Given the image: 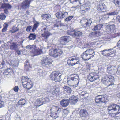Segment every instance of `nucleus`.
<instances>
[{
  "label": "nucleus",
  "mask_w": 120,
  "mask_h": 120,
  "mask_svg": "<svg viewBox=\"0 0 120 120\" xmlns=\"http://www.w3.org/2000/svg\"><path fill=\"white\" fill-rule=\"evenodd\" d=\"M26 47L28 49L32 50L29 53V55L32 56L39 55L42 53V49L37 48L34 45H28Z\"/></svg>",
  "instance_id": "nucleus-1"
},
{
  "label": "nucleus",
  "mask_w": 120,
  "mask_h": 120,
  "mask_svg": "<svg viewBox=\"0 0 120 120\" xmlns=\"http://www.w3.org/2000/svg\"><path fill=\"white\" fill-rule=\"evenodd\" d=\"M108 109L110 116H113L112 114H118L120 113V107L116 104L110 105L108 106Z\"/></svg>",
  "instance_id": "nucleus-2"
},
{
  "label": "nucleus",
  "mask_w": 120,
  "mask_h": 120,
  "mask_svg": "<svg viewBox=\"0 0 120 120\" xmlns=\"http://www.w3.org/2000/svg\"><path fill=\"white\" fill-rule=\"evenodd\" d=\"M95 55L94 52L91 49H87L81 55V57L85 60H87L93 57Z\"/></svg>",
  "instance_id": "nucleus-3"
},
{
  "label": "nucleus",
  "mask_w": 120,
  "mask_h": 120,
  "mask_svg": "<svg viewBox=\"0 0 120 120\" xmlns=\"http://www.w3.org/2000/svg\"><path fill=\"white\" fill-rule=\"evenodd\" d=\"M22 85L24 87L29 90L33 87V83L30 79L27 76L23 77L22 78Z\"/></svg>",
  "instance_id": "nucleus-4"
},
{
  "label": "nucleus",
  "mask_w": 120,
  "mask_h": 120,
  "mask_svg": "<svg viewBox=\"0 0 120 120\" xmlns=\"http://www.w3.org/2000/svg\"><path fill=\"white\" fill-rule=\"evenodd\" d=\"M114 81V78L111 75H109L108 77L106 76L105 77L102 79L101 80L102 83L108 86L113 84Z\"/></svg>",
  "instance_id": "nucleus-5"
},
{
  "label": "nucleus",
  "mask_w": 120,
  "mask_h": 120,
  "mask_svg": "<svg viewBox=\"0 0 120 120\" xmlns=\"http://www.w3.org/2000/svg\"><path fill=\"white\" fill-rule=\"evenodd\" d=\"M63 53L62 50L59 49H56L54 50L51 49L49 51L50 55L55 58L60 56Z\"/></svg>",
  "instance_id": "nucleus-6"
},
{
  "label": "nucleus",
  "mask_w": 120,
  "mask_h": 120,
  "mask_svg": "<svg viewBox=\"0 0 120 120\" xmlns=\"http://www.w3.org/2000/svg\"><path fill=\"white\" fill-rule=\"evenodd\" d=\"M52 62V60L51 59L46 56L44 57L41 60V64L43 66L49 68L50 67Z\"/></svg>",
  "instance_id": "nucleus-7"
},
{
  "label": "nucleus",
  "mask_w": 120,
  "mask_h": 120,
  "mask_svg": "<svg viewBox=\"0 0 120 120\" xmlns=\"http://www.w3.org/2000/svg\"><path fill=\"white\" fill-rule=\"evenodd\" d=\"M79 62V58L77 57H70L68 58L67 63L69 65L73 66L78 64Z\"/></svg>",
  "instance_id": "nucleus-8"
},
{
  "label": "nucleus",
  "mask_w": 120,
  "mask_h": 120,
  "mask_svg": "<svg viewBox=\"0 0 120 120\" xmlns=\"http://www.w3.org/2000/svg\"><path fill=\"white\" fill-rule=\"evenodd\" d=\"M61 73L58 72H53L50 75V77L52 80L55 82H60L62 79Z\"/></svg>",
  "instance_id": "nucleus-9"
},
{
  "label": "nucleus",
  "mask_w": 120,
  "mask_h": 120,
  "mask_svg": "<svg viewBox=\"0 0 120 120\" xmlns=\"http://www.w3.org/2000/svg\"><path fill=\"white\" fill-rule=\"evenodd\" d=\"M102 54L104 56L111 57L114 54L115 51L113 50V49H105L101 51Z\"/></svg>",
  "instance_id": "nucleus-10"
},
{
  "label": "nucleus",
  "mask_w": 120,
  "mask_h": 120,
  "mask_svg": "<svg viewBox=\"0 0 120 120\" xmlns=\"http://www.w3.org/2000/svg\"><path fill=\"white\" fill-rule=\"evenodd\" d=\"M105 28L107 34L111 35V36L114 34V30L115 29V26L114 25H108Z\"/></svg>",
  "instance_id": "nucleus-11"
},
{
  "label": "nucleus",
  "mask_w": 120,
  "mask_h": 120,
  "mask_svg": "<svg viewBox=\"0 0 120 120\" xmlns=\"http://www.w3.org/2000/svg\"><path fill=\"white\" fill-rule=\"evenodd\" d=\"M116 67L114 66L110 65L108 66L107 71L109 74H114L116 71Z\"/></svg>",
  "instance_id": "nucleus-12"
},
{
  "label": "nucleus",
  "mask_w": 120,
  "mask_h": 120,
  "mask_svg": "<svg viewBox=\"0 0 120 120\" xmlns=\"http://www.w3.org/2000/svg\"><path fill=\"white\" fill-rule=\"evenodd\" d=\"M80 22L81 23H82L83 26L87 27L90 26L92 22L91 20L89 19H84L81 20Z\"/></svg>",
  "instance_id": "nucleus-13"
},
{
  "label": "nucleus",
  "mask_w": 120,
  "mask_h": 120,
  "mask_svg": "<svg viewBox=\"0 0 120 120\" xmlns=\"http://www.w3.org/2000/svg\"><path fill=\"white\" fill-rule=\"evenodd\" d=\"M106 98L105 97V96H101L99 95L95 98V101L96 103H98L100 101L105 102L107 101Z\"/></svg>",
  "instance_id": "nucleus-14"
},
{
  "label": "nucleus",
  "mask_w": 120,
  "mask_h": 120,
  "mask_svg": "<svg viewBox=\"0 0 120 120\" xmlns=\"http://www.w3.org/2000/svg\"><path fill=\"white\" fill-rule=\"evenodd\" d=\"M33 0H26L23 1L21 4L22 9H26L28 8L29 6L30 3Z\"/></svg>",
  "instance_id": "nucleus-15"
},
{
  "label": "nucleus",
  "mask_w": 120,
  "mask_h": 120,
  "mask_svg": "<svg viewBox=\"0 0 120 120\" xmlns=\"http://www.w3.org/2000/svg\"><path fill=\"white\" fill-rule=\"evenodd\" d=\"M56 17L58 19H62L68 16V14L67 12H59L57 13L56 14Z\"/></svg>",
  "instance_id": "nucleus-16"
},
{
  "label": "nucleus",
  "mask_w": 120,
  "mask_h": 120,
  "mask_svg": "<svg viewBox=\"0 0 120 120\" xmlns=\"http://www.w3.org/2000/svg\"><path fill=\"white\" fill-rule=\"evenodd\" d=\"M70 1L71 3L74 4L76 5L75 6H73L71 7L72 8H73L75 9L78 8V7L80 4V0H70Z\"/></svg>",
  "instance_id": "nucleus-17"
},
{
  "label": "nucleus",
  "mask_w": 120,
  "mask_h": 120,
  "mask_svg": "<svg viewBox=\"0 0 120 120\" xmlns=\"http://www.w3.org/2000/svg\"><path fill=\"white\" fill-rule=\"evenodd\" d=\"M62 109V108H60L59 107L56 106H53L50 109V111H56V112L60 116V113L61 112Z\"/></svg>",
  "instance_id": "nucleus-18"
},
{
  "label": "nucleus",
  "mask_w": 120,
  "mask_h": 120,
  "mask_svg": "<svg viewBox=\"0 0 120 120\" xmlns=\"http://www.w3.org/2000/svg\"><path fill=\"white\" fill-rule=\"evenodd\" d=\"M74 80V79L71 78V79L68 80V85L73 86V87H75L78 86V84L75 82Z\"/></svg>",
  "instance_id": "nucleus-19"
},
{
  "label": "nucleus",
  "mask_w": 120,
  "mask_h": 120,
  "mask_svg": "<svg viewBox=\"0 0 120 120\" xmlns=\"http://www.w3.org/2000/svg\"><path fill=\"white\" fill-rule=\"evenodd\" d=\"M69 102V101L68 100L64 99L61 101L60 104L62 106L66 107L68 105Z\"/></svg>",
  "instance_id": "nucleus-20"
},
{
  "label": "nucleus",
  "mask_w": 120,
  "mask_h": 120,
  "mask_svg": "<svg viewBox=\"0 0 120 120\" xmlns=\"http://www.w3.org/2000/svg\"><path fill=\"white\" fill-rule=\"evenodd\" d=\"M71 78H72L74 79V80L75 81V82L77 83L78 84L79 83V81L78 80L79 77L77 75V74H72L71 75Z\"/></svg>",
  "instance_id": "nucleus-21"
},
{
  "label": "nucleus",
  "mask_w": 120,
  "mask_h": 120,
  "mask_svg": "<svg viewBox=\"0 0 120 120\" xmlns=\"http://www.w3.org/2000/svg\"><path fill=\"white\" fill-rule=\"evenodd\" d=\"M79 113L80 115L82 116L86 117L88 115V112L86 110H81L79 112Z\"/></svg>",
  "instance_id": "nucleus-22"
},
{
  "label": "nucleus",
  "mask_w": 120,
  "mask_h": 120,
  "mask_svg": "<svg viewBox=\"0 0 120 120\" xmlns=\"http://www.w3.org/2000/svg\"><path fill=\"white\" fill-rule=\"evenodd\" d=\"M51 111L50 116L51 117H53L54 119H56L59 117L60 116L59 115L58 113L54 112L55 111Z\"/></svg>",
  "instance_id": "nucleus-23"
},
{
  "label": "nucleus",
  "mask_w": 120,
  "mask_h": 120,
  "mask_svg": "<svg viewBox=\"0 0 120 120\" xmlns=\"http://www.w3.org/2000/svg\"><path fill=\"white\" fill-rule=\"evenodd\" d=\"M105 6L104 3H101L100 4L97 6V10L98 11H102L104 9Z\"/></svg>",
  "instance_id": "nucleus-24"
},
{
  "label": "nucleus",
  "mask_w": 120,
  "mask_h": 120,
  "mask_svg": "<svg viewBox=\"0 0 120 120\" xmlns=\"http://www.w3.org/2000/svg\"><path fill=\"white\" fill-rule=\"evenodd\" d=\"M88 78L89 80L91 82L98 79V78H96L92 74H91L90 75L88 76Z\"/></svg>",
  "instance_id": "nucleus-25"
},
{
  "label": "nucleus",
  "mask_w": 120,
  "mask_h": 120,
  "mask_svg": "<svg viewBox=\"0 0 120 120\" xmlns=\"http://www.w3.org/2000/svg\"><path fill=\"white\" fill-rule=\"evenodd\" d=\"M46 74V72L45 71L40 69L38 70L37 74L39 76L42 77L44 75Z\"/></svg>",
  "instance_id": "nucleus-26"
},
{
  "label": "nucleus",
  "mask_w": 120,
  "mask_h": 120,
  "mask_svg": "<svg viewBox=\"0 0 120 120\" xmlns=\"http://www.w3.org/2000/svg\"><path fill=\"white\" fill-rule=\"evenodd\" d=\"M103 25L101 24L97 25L94 26V28L93 29V31L98 30H100L102 27Z\"/></svg>",
  "instance_id": "nucleus-27"
},
{
  "label": "nucleus",
  "mask_w": 120,
  "mask_h": 120,
  "mask_svg": "<svg viewBox=\"0 0 120 120\" xmlns=\"http://www.w3.org/2000/svg\"><path fill=\"white\" fill-rule=\"evenodd\" d=\"M11 73H13L12 70L11 69L9 68L5 70L3 73L4 75H7L9 74H11Z\"/></svg>",
  "instance_id": "nucleus-28"
},
{
  "label": "nucleus",
  "mask_w": 120,
  "mask_h": 120,
  "mask_svg": "<svg viewBox=\"0 0 120 120\" xmlns=\"http://www.w3.org/2000/svg\"><path fill=\"white\" fill-rule=\"evenodd\" d=\"M59 89L56 88L52 91V93L53 96H57L59 94Z\"/></svg>",
  "instance_id": "nucleus-29"
},
{
  "label": "nucleus",
  "mask_w": 120,
  "mask_h": 120,
  "mask_svg": "<svg viewBox=\"0 0 120 120\" xmlns=\"http://www.w3.org/2000/svg\"><path fill=\"white\" fill-rule=\"evenodd\" d=\"M51 34L49 33V32L47 31H45L44 33L42 34V35L43 37L46 39H47L48 37Z\"/></svg>",
  "instance_id": "nucleus-30"
},
{
  "label": "nucleus",
  "mask_w": 120,
  "mask_h": 120,
  "mask_svg": "<svg viewBox=\"0 0 120 120\" xmlns=\"http://www.w3.org/2000/svg\"><path fill=\"white\" fill-rule=\"evenodd\" d=\"M41 17L43 19L47 20L51 17V15L49 14H44L41 15Z\"/></svg>",
  "instance_id": "nucleus-31"
},
{
  "label": "nucleus",
  "mask_w": 120,
  "mask_h": 120,
  "mask_svg": "<svg viewBox=\"0 0 120 120\" xmlns=\"http://www.w3.org/2000/svg\"><path fill=\"white\" fill-rule=\"evenodd\" d=\"M26 102V101L24 99L22 98L19 101L18 103L19 105H25Z\"/></svg>",
  "instance_id": "nucleus-32"
},
{
  "label": "nucleus",
  "mask_w": 120,
  "mask_h": 120,
  "mask_svg": "<svg viewBox=\"0 0 120 120\" xmlns=\"http://www.w3.org/2000/svg\"><path fill=\"white\" fill-rule=\"evenodd\" d=\"M64 90L69 93H70L72 91L70 87L66 86L63 87Z\"/></svg>",
  "instance_id": "nucleus-33"
},
{
  "label": "nucleus",
  "mask_w": 120,
  "mask_h": 120,
  "mask_svg": "<svg viewBox=\"0 0 120 120\" xmlns=\"http://www.w3.org/2000/svg\"><path fill=\"white\" fill-rule=\"evenodd\" d=\"M41 100H42L43 104H44L46 102H49L50 101L49 99L47 97L45 98L43 97L41 98Z\"/></svg>",
  "instance_id": "nucleus-34"
},
{
  "label": "nucleus",
  "mask_w": 120,
  "mask_h": 120,
  "mask_svg": "<svg viewBox=\"0 0 120 120\" xmlns=\"http://www.w3.org/2000/svg\"><path fill=\"white\" fill-rule=\"evenodd\" d=\"M69 112V111L66 109H64L63 113L62 116L64 117H66Z\"/></svg>",
  "instance_id": "nucleus-35"
},
{
  "label": "nucleus",
  "mask_w": 120,
  "mask_h": 120,
  "mask_svg": "<svg viewBox=\"0 0 120 120\" xmlns=\"http://www.w3.org/2000/svg\"><path fill=\"white\" fill-rule=\"evenodd\" d=\"M67 33L68 34L74 36L75 34V31L73 30H70L67 31Z\"/></svg>",
  "instance_id": "nucleus-36"
},
{
  "label": "nucleus",
  "mask_w": 120,
  "mask_h": 120,
  "mask_svg": "<svg viewBox=\"0 0 120 120\" xmlns=\"http://www.w3.org/2000/svg\"><path fill=\"white\" fill-rule=\"evenodd\" d=\"M41 98L38 99L37 100L36 102L37 104L39 106H41L43 104L42 100H41Z\"/></svg>",
  "instance_id": "nucleus-37"
},
{
  "label": "nucleus",
  "mask_w": 120,
  "mask_h": 120,
  "mask_svg": "<svg viewBox=\"0 0 120 120\" xmlns=\"http://www.w3.org/2000/svg\"><path fill=\"white\" fill-rule=\"evenodd\" d=\"M61 38L66 43L68 42V41L70 40V38L68 36L63 37Z\"/></svg>",
  "instance_id": "nucleus-38"
},
{
  "label": "nucleus",
  "mask_w": 120,
  "mask_h": 120,
  "mask_svg": "<svg viewBox=\"0 0 120 120\" xmlns=\"http://www.w3.org/2000/svg\"><path fill=\"white\" fill-rule=\"evenodd\" d=\"M105 67V66L103 65H102L98 67V71H100L103 72L104 71V69Z\"/></svg>",
  "instance_id": "nucleus-39"
},
{
  "label": "nucleus",
  "mask_w": 120,
  "mask_h": 120,
  "mask_svg": "<svg viewBox=\"0 0 120 120\" xmlns=\"http://www.w3.org/2000/svg\"><path fill=\"white\" fill-rule=\"evenodd\" d=\"M36 36L35 34H30L28 38L30 40H32L36 38Z\"/></svg>",
  "instance_id": "nucleus-40"
},
{
  "label": "nucleus",
  "mask_w": 120,
  "mask_h": 120,
  "mask_svg": "<svg viewBox=\"0 0 120 120\" xmlns=\"http://www.w3.org/2000/svg\"><path fill=\"white\" fill-rule=\"evenodd\" d=\"M82 33L79 31H75V34H74V36H80L82 35Z\"/></svg>",
  "instance_id": "nucleus-41"
},
{
  "label": "nucleus",
  "mask_w": 120,
  "mask_h": 120,
  "mask_svg": "<svg viewBox=\"0 0 120 120\" xmlns=\"http://www.w3.org/2000/svg\"><path fill=\"white\" fill-rule=\"evenodd\" d=\"M6 15L4 13H1L0 15V20H4L6 18Z\"/></svg>",
  "instance_id": "nucleus-42"
},
{
  "label": "nucleus",
  "mask_w": 120,
  "mask_h": 120,
  "mask_svg": "<svg viewBox=\"0 0 120 120\" xmlns=\"http://www.w3.org/2000/svg\"><path fill=\"white\" fill-rule=\"evenodd\" d=\"M4 28L2 29V32H5L7 30V28L8 26V24H4L3 25Z\"/></svg>",
  "instance_id": "nucleus-43"
},
{
  "label": "nucleus",
  "mask_w": 120,
  "mask_h": 120,
  "mask_svg": "<svg viewBox=\"0 0 120 120\" xmlns=\"http://www.w3.org/2000/svg\"><path fill=\"white\" fill-rule=\"evenodd\" d=\"M4 28L2 29V32H5L7 30V28L8 26V24H4L3 25Z\"/></svg>",
  "instance_id": "nucleus-44"
},
{
  "label": "nucleus",
  "mask_w": 120,
  "mask_h": 120,
  "mask_svg": "<svg viewBox=\"0 0 120 120\" xmlns=\"http://www.w3.org/2000/svg\"><path fill=\"white\" fill-rule=\"evenodd\" d=\"M26 64L25 65V69L27 71H28L29 70L28 69V68L30 67V68H31V67L29 65V64L28 61L26 62Z\"/></svg>",
  "instance_id": "nucleus-45"
},
{
  "label": "nucleus",
  "mask_w": 120,
  "mask_h": 120,
  "mask_svg": "<svg viewBox=\"0 0 120 120\" xmlns=\"http://www.w3.org/2000/svg\"><path fill=\"white\" fill-rule=\"evenodd\" d=\"M78 101V99L77 98H75V99H74L73 100H72L70 101H69V102L70 103L72 104H74Z\"/></svg>",
  "instance_id": "nucleus-46"
},
{
  "label": "nucleus",
  "mask_w": 120,
  "mask_h": 120,
  "mask_svg": "<svg viewBox=\"0 0 120 120\" xmlns=\"http://www.w3.org/2000/svg\"><path fill=\"white\" fill-rule=\"evenodd\" d=\"M16 47V44L13 43L11 45L10 48L11 50H13L15 49Z\"/></svg>",
  "instance_id": "nucleus-47"
},
{
  "label": "nucleus",
  "mask_w": 120,
  "mask_h": 120,
  "mask_svg": "<svg viewBox=\"0 0 120 120\" xmlns=\"http://www.w3.org/2000/svg\"><path fill=\"white\" fill-rule=\"evenodd\" d=\"M2 97L0 95V108L3 107L4 106V102L2 100Z\"/></svg>",
  "instance_id": "nucleus-48"
},
{
  "label": "nucleus",
  "mask_w": 120,
  "mask_h": 120,
  "mask_svg": "<svg viewBox=\"0 0 120 120\" xmlns=\"http://www.w3.org/2000/svg\"><path fill=\"white\" fill-rule=\"evenodd\" d=\"M39 24V23L37 21H36L34 25L33 29H36L38 26Z\"/></svg>",
  "instance_id": "nucleus-49"
},
{
  "label": "nucleus",
  "mask_w": 120,
  "mask_h": 120,
  "mask_svg": "<svg viewBox=\"0 0 120 120\" xmlns=\"http://www.w3.org/2000/svg\"><path fill=\"white\" fill-rule=\"evenodd\" d=\"M61 38L59 40V42L60 43L63 45H65L66 44V42Z\"/></svg>",
  "instance_id": "nucleus-50"
},
{
  "label": "nucleus",
  "mask_w": 120,
  "mask_h": 120,
  "mask_svg": "<svg viewBox=\"0 0 120 120\" xmlns=\"http://www.w3.org/2000/svg\"><path fill=\"white\" fill-rule=\"evenodd\" d=\"M73 16H69L66 18L65 20V21H70L73 18Z\"/></svg>",
  "instance_id": "nucleus-51"
},
{
  "label": "nucleus",
  "mask_w": 120,
  "mask_h": 120,
  "mask_svg": "<svg viewBox=\"0 0 120 120\" xmlns=\"http://www.w3.org/2000/svg\"><path fill=\"white\" fill-rule=\"evenodd\" d=\"M18 30V29L17 27L15 26H14L12 28V30L11 31L12 33L15 32Z\"/></svg>",
  "instance_id": "nucleus-52"
},
{
  "label": "nucleus",
  "mask_w": 120,
  "mask_h": 120,
  "mask_svg": "<svg viewBox=\"0 0 120 120\" xmlns=\"http://www.w3.org/2000/svg\"><path fill=\"white\" fill-rule=\"evenodd\" d=\"M89 37L90 38L95 37V32L91 33L89 35Z\"/></svg>",
  "instance_id": "nucleus-53"
},
{
  "label": "nucleus",
  "mask_w": 120,
  "mask_h": 120,
  "mask_svg": "<svg viewBox=\"0 0 120 120\" xmlns=\"http://www.w3.org/2000/svg\"><path fill=\"white\" fill-rule=\"evenodd\" d=\"M110 38V37H104L103 38H102V40H101V41H108L109 40V39Z\"/></svg>",
  "instance_id": "nucleus-54"
},
{
  "label": "nucleus",
  "mask_w": 120,
  "mask_h": 120,
  "mask_svg": "<svg viewBox=\"0 0 120 120\" xmlns=\"http://www.w3.org/2000/svg\"><path fill=\"white\" fill-rule=\"evenodd\" d=\"M95 37H98L101 34V33L100 32H95Z\"/></svg>",
  "instance_id": "nucleus-55"
},
{
  "label": "nucleus",
  "mask_w": 120,
  "mask_h": 120,
  "mask_svg": "<svg viewBox=\"0 0 120 120\" xmlns=\"http://www.w3.org/2000/svg\"><path fill=\"white\" fill-rule=\"evenodd\" d=\"M109 18V16L106 14H105L103 15L102 18L103 19L106 20L107 19Z\"/></svg>",
  "instance_id": "nucleus-56"
},
{
  "label": "nucleus",
  "mask_w": 120,
  "mask_h": 120,
  "mask_svg": "<svg viewBox=\"0 0 120 120\" xmlns=\"http://www.w3.org/2000/svg\"><path fill=\"white\" fill-rule=\"evenodd\" d=\"M116 73L118 75H120V65H118V66Z\"/></svg>",
  "instance_id": "nucleus-57"
},
{
  "label": "nucleus",
  "mask_w": 120,
  "mask_h": 120,
  "mask_svg": "<svg viewBox=\"0 0 120 120\" xmlns=\"http://www.w3.org/2000/svg\"><path fill=\"white\" fill-rule=\"evenodd\" d=\"M107 15L109 16V15H114L116 14V13L115 12H110L109 13H107Z\"/></svg>",
  "instance_id": "nucleus-58"
},
{
  "label": "nucleus",
  "mask_w": 120,
  "mask_h": 120,
  "mask_svg": "<svg viewBox=\"0 0 120 120\" xmlns=\"http://www.w3.org/2000/svg\"><path fill=\"white\" fill-rule=\"evenodd\" d=\"M5 6L6 8L8 9H10L12 8L11 6L9 4H5Z\"/></svg>",
  "instance_id": "nucleus-59"
},
{
  "label": "nucleus",
  "mask_w": 120,
  "mask_h": 120,
  "mask_svg": "<svg viewBox=\"0 0 120 120\" xmlns=\"http://www.w3.org/2000/svg\"><path fill=\"white\" fill-rule=\"evenodd\" d=\"M32 29V27L31 26H28L26 29V30L27 32L30 31Z\"/></svg>",
  "instance_id": "nucleus-60"
},
{
  "label": "nucleus",
  "mask_w": 120,
  "mask_h": 120,
  "mask_svg": "<svg viewBox=\"0 0 120 120\" xmlns=\"http://www.w3.org/2000/svg\"><path fill=\"white\" fill-rule=\"evenodd\" d=\"M115 5L118 7H120V0H117Z\"/></svg>",
  "instance_id": "nucleus-61"
},
{
  "label": "nucleus",
  "mask_w": 120,
  "mask_h": 120,
  "mask_svg": "<svg viewBox=\"0 0 120 120\" xmlns=\"http://www.w3.org/2000/svg\"><path fill=\"white\" fill-rule=\"evenodd\" d=\"M75 98H77L76 97H75L74 96L72 95L69 98V101H70L71 100H73L75 99Z\"/></svg>",
  "instance_id": "nucleus-62"
},
{
  "label": "nucleus",
  "mask_w": 120,
  "mask_h": 120,
  "mask_svg": "<svg viewBox=\"0 0 120 120\" xmlns=\"http://www.w3.org/2000/svg\"><path fill=\"white\" fill-rule=\"evenodd\" d=\"M19 89L18 87V86H15L13 90H14L16 92H17L18 91Z\"/></svg>",
  "instance_id": "nucleus-63"
},
{
  "label": "nucleus",
  "mask_w": 120,
  "mask_h": 120,
  "mask_svg": "<svg viewBox=\"0 0 120 120\" xmlns=\"http://www.w3.org/2000/svg\"><path fill=\"white\" fill-rule=\"evenodd\" d=\"M116 20L120 23V16H117L116 18Z\"/></svg>",
  "instance_id": "nucleus-64"
}]
</instances>
